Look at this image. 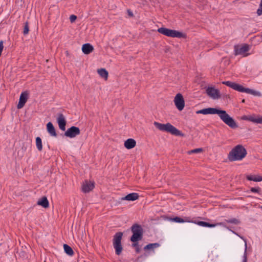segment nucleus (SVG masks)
Segmentation results:
<instances>
[{
    "mask_svg": "<svg viewBox=\"0 0 262 262\" xmlns=\"http://www.w3.org/2000/svg\"><path fill=\"white\" fill-rule=\"evenodd\" d=\"M196 113L204 115L217 114L222 121L229 127L232 128L237 127L236 122L225 111L220 110L216 108L209 107L199 110Z\"/></svg>",
    "mask_w": 262,
    "mask_h": 262,
    "instance_id": "f257e3e1",
    "label": "nucleus"
},
{
    "mask_svg": "<svg viewBox=\"0 0 262 262\" xmlns=\"http://www.w3.org/2000/svg\"><path fill=\"white\" fill-rule=\"evenodd\" d=\"M97 73L99 76L103 78L104 80H107L108 78V73L106 69L104 68H100L97 70Z\"/></svg>",
    "mask_w": 262,
    "mask_h": 262,
    "instance_id": "412c9836",
    "label": "nucleus"
},
{
    "mask_svg": "<svg viewBox=\"0 0 262 262\" xmlns=\"http://www.w3.org/2000/svg\"><path fill=\"white\" fill-rule=\"evenodd\" d=\"M29 31V23L28 21H26L24 24V30H23V34L24 35H26L28 34Z\"/></svg>",
    "mask_w": 262,
    "mask_h": 262,
    "instance_id": "7c9ffc66",
    "label": "nucleus"
},
{
    "mask_svg": "<svg viewBox=\"0 0 262 262\" xmlns=\"http://www.w3.org/2000/svg\"><path fill=\"white\" fill-rule=\"evenodd\" d=\"M36 145L37 149L39 151H41L42 149V141L40 137H37L36 138Z\"/></svg>",
    "mask_w": 262,
    "mask_h": 262,
    "instance_id": "cd10ccee",
    "label": "nucleus"
},
{
    "mask_svg": "<svg viewBox=\"0 0 262 262\" xmlns=\"http://www.w3.org/2000/svg\"><path fill=\"white\" fill-rule=\"evenodd\" d=\"M37 204L45 208H47L49 206V201L46 196H43L39 199L37 203Z\"/></svg>",
    "mask_w": 262,
    "mask_h": 262,
    "instance_id": "f3484780",
    "label": "nucleus"
},
{
    "mask_svg": "<svg viewBox=\"0 0 262 262\" xmlns=\"http://www.w3.org/2000/svg\"><path fill=\"white\" fill-rule=\"evenodd\" d=\"M77 18V16L75 15H71L70 16V20L71 21V23H74L75 20Z\"/></svg>",
    "mask_w": 262,
    "mask_h": 262,
    "instance_id": "c9c22d12",
    "label": "nucleus"
},
{
    "mask_svg": "<svg viewBox=\"0 0 262 262\" xmlns=\"http://www.w3.org/2000/svg\"><path fill=\"white\" fill-rule=\"evenodd\" d=\"M80 129L78 127L73 126L65 132L64 136L70 138H73L80 135Z\"/></svg>",
    "mask_w": 262,
    "mask_h": 262,
    "instance_id": "0eeeda50",
    "label": "nucleus"
},
{
    "mask_svg": "<svg viewBox=\"0 0 262 262\" xmlns=\"http://www.w3.org/2000/svg\"><path fill=\"white\" fill-rule=\"evenodd\" d=\"M136 251H137V252H139V247H137L136 248Z\"/></svg>",
    "mask_w": 262,
    "mask_h": 262,
    "instance_id": "58836bf2",
    "label": "nucleus"
},
{
    "mask_svg": "<svg viewBox=\"0 0 262 262\" xmlns=\"http://www.w3.org/2000/svg\"><path fill=\"white\" fill-rule=\"evenodd\" d=\"M246 93L250 94L256 96L260 97L261 96V94L260 92L258 91H256L255 90L249 88H247Z\"/></svg>",
    "mask_w": 262,
    "mask_h": 262,
    "instance_id": "bb28decb",
    "label": "nucleus"
},
{
    "mask_svg": "<svg viewBox=\"0 0 262 262\" xmlns=\"http://www.w3.org/2000/svg\"><path fill=\"white\" fill-rule=\"evenodd\" d=\"M59 128L63 131L66 130V120L62 114H59L57 118Z\"/></svg>",
    "mask_w": 262,
    "mask_h": 262,
    "instance_id": "ddd939ff",
    "label": "nucleus"
},
{
    "mask_svg": "<svg viewBox=\"0 0 262 262\" xmlns=\"http://www.w3.org/2000/svg\"><path fill=\"white\" fill-rule=\"evenodd\" d=\"M174 103L176 107L179 110L182 111L185 106V101L182 95L178 93L176 95L174 99Z\"/></svg>",
    "mask_w": 262,
    "mask_h": 262,
    "instance_id": "423d86ee",
    "label": "nucleus"
},
{
    "mask_svg": "<svg viewBox=\"0 0 262 262\" xmlns=\"http://www.w3.org/2000/svg\"><path fill=\"white\" fill-rule=\"evenodd\" d=\"M95 187L94 182L85 181L82 186V190L84 193H88L92 190Z\"/></svg>",
    "mask_w": 262,
    "mask_h": 262,
    "instance_id": "f8f14e48",
    "label": "nucleus"
},
{
    "mask_svg": "<svg viewBox=\"0 0 262 262\" xmlns=\"http://www.w3.org/2000/svg\"><path fill=\"white\" fill-rule=\"evenodd\" d=\"M225 222L228 223L233 224H235V225H237L239 223V221L235 218H233V219H229V220H226Z\"/></svg>",
    "mask_w": 262,
    "mask_h": 262,
    "instance_id": "c85d7f7f",
    "label": "nucleus"
},
{
    "mask_svg": "<svg viewBox=\"0 0 262 262\" xmlns=\"http://www.w3.org/2000/svg\"><path fill=\"white\" fill-rule=\"evenodd\" d=\"M132 246L134 247H138V242H135V243H133V244H132Z\"/></svg>",
    "mask_w": 262,
    "mask_h": 262,
    "instance_id": "4c0bfd02",
    "label": "nucleus"
},
{
    "mask_svg": "<svg viewBox=\"0 0 262 262\" xmlns=\"http://www.w3.org/2000/svg\"><path fill=\"white\" fill-rule=\"evenodd\" d=\"M158 32L165 36L171 37L183 38L185 36V35L181 32L164 27L159 28Z\"/></svg>",
    "mask_w": 262,
    "mask_h": 262,
    "instance_id": "39448f33",
    "label": "nucleus"
},
{
    "mask_svg": "<svg viewBox=\"0 0 262 262\" xmlns=\"http://www.w3.org/2000/svg\"><path fill=\"white\" fill-rule=\"evenodd\" d=\"M139 197V195L138 193L133 192L126 195L124 198H122V200L133 201L137 200Z\"/></svg>",
    "mask_w": 262,
    "mask_h": 262,
    "instance_id": "aec40b11",
    "label": "nucleus"
},
{
    "mask_svg": "<svg viewBox=\"0 0 262 262\" xmlns=\"http://www.w3.org/2000/svg\"><path fill=\"white\" fill-rule=\"evenodd\" d=\"M196 224L199 226H203V227H214L215 226H216L217 225L223 226H225L224 223L223 222L218 223L215 224H210L209 223L205 222L204 221H199L196 223Z\"/></svg>",
    "mask_w": 262,
    "mask_h": 262,
    "instance_id": "4468645a",
    "label": "nucleus"
},
{
    "mask_svg": "<svg viewBox=\"0 0 262 262\" xmlns=\"http://www.w3.org/2000/svg\"><path fill=\"white\" fill-rule=\"evenodd\" d=\"M113 246L115 249L116 254L118 255H120L122 251L121 244H113Z\"/></svg>",
    "mask_w": 262,
    "mask_h": 262,
    "instance_id": "393cba45",
    "label": "nucleus"
},
{
    "mask_svg": "<svg viewBox=\"0 0 262 262\" xmlns=\"http://www.w3.org/2000/svg\"><path fill=\"white\" fill-rule=\"evenodd\" d=\"M171 220L172 221L177 223H184L185 222H189L187 220H184V219L178 216H176Z\"/></svg>",
    "mask_w": 262,
    "mask_h": 262,
    "instance_id": "2f4dec72",
    "label": "nucleus"
},
{
    "mask_svg": "<svg viewBox=\"0 0 262 262\" xmlns=\"http://www.w3.org/2000/svg\"><path fill=\"white\" fill-rule=\"evenodd\" d=\"M223 83L237 91L246 93L247 88H245L242 85L236 83L227 81L223 82Z\"/></svg>",
    "mask_w": 262,
    "mask_h": 262,
    "instance_id": "6e6552de",
    "label": "nucleus"
},
{
    "mask_svg": "<svg viewBox=\"0 0 262 262\" xmlns=\"http://www.w3.org/2000/svg\"><path fill=\"white\" fill-rule=\"evenodd\" d=\"M29 96V93L27 91H25L21 93L20 94L19 102L17 105V107L18 109L23 108L26 102L28 100Z\"/></svg>",
    "mask_w": 262,
    "mask_h": 262,
    "instance_id": "9d476101",
    "label": "nucleus"
},
{
    "mask_svg": "<svg viewBox=\"0 0 262 262\" xmlns=\"http://www.w3.org/2000/svg\"><path fill=\"white\" fill-rule=\"evenodd\" d=\"M47 129L49 134L53 137H56L57 134L55 129L54 126H53L52 122H49L47 124Z\"/></svg>",
    "mask_w": 262,
    "mask_h": 262,
    "instance_id": "2eb2a0df",
    "label": "nucleus"
},
{
    "mask_svg": "<svg viewBox=\"0 0 262 262\" xmlns=\"http://www.w3.org/2000/svg\"><path fill=\"white\" fill-rule=\"evenodd\" d=\"M203 148H195V149L189 150L187 152V153L189 155H191L192 154H196V153L201 152L203 151Z\"/></svg>",
    "mask_w": 262,
    "mask_h": 262,
    "instance_id": "c756f323",
    "label": "nucleus"
},
{
    "mask_svg": "<svg viewBox=\"0 0 262 262\" xmlns=\"http://www.w3.org/2000/svg\"><path fill=\"white\" fill-rule=\"evenodd\" d=\"M63 248L64 252L69 255L72 256L74 254V251L72 248L67 244H64Z\"/></svg>",
    "mask_w": 262,
    "mask_h": 262,
    "instance_id": "b1692460",
    "label": "nucleus"
},
{
    "mask_svg": "<svg viewBox=\"0 0 262 262\" xmlns=\"http://www.w3.org/2000/svg\"><path fill=\"white\" fill-rule=\"evenodd\" d=\"M242 102H245V100H244V99H243V100H242Z\"/></svg>",
    "mask_w": 262,
    "mask_h": 262,
    "instance_id": "ea45409f",
    "label": "nucleus"
},
{
    "mask_svg": "<svg viewBox=\"0 0 262 262\" xmlns=\"http://www.w3.org/2000/svg\"><path fill=\"white\" fill-rule=\"evenodd\" d=\"M206 91L207 95L213 99H218L221 97L219 90L214 87H208Z\"/></svg>",
    "mask_w": 262,
    "mask_h": 262,
    "instance_id": "1a4fd4ad",
    "label": "nucleus"
},
{
    "mask_svg": "<svg viewBox=\"0 0 262 262\" xmlns=\"http://www.w3.org/2000/svg\"><path fill=\"white\" fill-rule=\"evenodd\" d=\"M247 154L246 148L242 145L238 144L229 152L228 158L230 161H240L243 160Z\"/></svg>",
    "mask_w": 262,
    "mask_h": 262,
    "instance_id": "f03ea898",
    "label": "nucleus"
},
{
    "mask_svg": "<svg viewBox=\"0 0 262 262\" xmlns=\"http://www.w3.org/2000/svg\"><path fill=\"white\" fill-rule=\"evenodd\" d=\"M123 233L119 232L116 233L114 236L113 244H121V241Z\"/></svg>",
    "mask_w": 262,
    "mask_h": 262,
    "instance_id": "4be33fe9",
    "label": "nucleus"
},
{
    "mask_svg": "<svg viewBox=\"0 0 262 262\" xmlns=\"http://www.w3.org/2000/svg\"><path fill=\"white\" fill-rule=\"evenodd\" d=\"M154 124L157 128L161 131L166 132L176 136L183 137L184 136V134L170 123L162 124L158 122H154Z\"/></svg>",
    "mask_w": 262,
    "mask_h": 262,
    "instance_id": "7ed1b4c3",
    "label": "nucleus"
},
{
    "mask_svg": "<svg viewBox=\"0 0 262 262\" xmlns=\"http://www.w3.org/2000/svg\"><path fill=\"white\" fill-rule=\"evenodd\" d=\"M160 246V244L158 243H151L147 245L146 246L144 247V250H150V249H154L155 248H158Z\"/></svg>",
    "mask_w": 262,
    "mask_h": 262,
    "instance_id": "a878e982",
    "label": "nucleus"
},
{
    "mask_svg": "<svg viewBox=\"0 0 262 262\" xmlns=\"http://www.w3.org/2000/svg\"><path fill=\"white\" fill-rule=\"evenodd\" d=\"M249 50L248 45L245 44L243 46H235L234 47V51L235 55H244Z\"/></svg>",
    "mask_w": 262,
    "mask_h": 262,
    "instance_id": "9b49d317",
    "label": "nucleus"
},
{
    "mask_svg": "<svg viewBox=\"0 0 262 262\" xmlns=\"http://www.w3.org/2000/svg\"><path fill=\"white\" fill-rule=\"evenodd\" d=\"M94 50L93 47L90 43H85L82 46V51L85 54H89Z\"/></svg>",
    "mask_w": 262,
    "mask_h": 262,
    "instance_id": "a211bd4d",
    "label": "nucleus"
},
{
    "mask_svg": "<svg viewBox=\"0 0 262 262\" xmlns=\"http://www.w3.org/2000/svg\"><path fill=\"white\" fill-rule=\"evenodd\" d=\"M127 13H128V15L129 16H130V17L133 16V12L130 10H127Z\"/></svg>",
    "mask_w": 262,
    "mask_h": 262,
    "instance_id": "e433bc0d",
    "label": "nucleus"
},
{
    "mask_svg": "<svg viewBox=\"0 0 262 262\" xmlns=\"http://www.w3.org/2000/svg\"><path fill=\"white\" fill-rule=\"evenodd\" d=\"M246 179L249 181H253L254 182L262 181V177L257 175H247Z\"/></svg>",
    "mask_w": 262,
    "mask_h": 262,
    "instance_id": "5701e85b",
    "label": "nucleus"
},
{
    "mask_svg": "<svg viewBox=\"0 0 262 262\" xmlns=\"http://www.w3.org/2000/svg\"><path fill=\"white\" fill-rule=\"evenodd\" d=\"M243 262H247V244H245V250L243 256Z\"/></svg>",
    "mask_w": 262,
    "mask_h": 262,
    "instance_id": "f704fd0d",
    "label": "nucleus"
},
{
    "mask_svg": "<svg viewBox=\"0 0 262 262\" xmlns=\"http://www.w3.org/2000/svg\"><path fill=\"white\" fill-rule=\"evenodd\" d=\"M256 13L258 16L262 15V0L260 1L259 8L257 10Z\"/></svg>",
    "mask_w": 262,
    "mask_h": 262,
    "instance_id": "72a5a7b5",
    "label": "nucleus"
},
{
    "mask_svg": "<svg viewBox=\"0 0 262 262\" xmlns=\"http://www.w3.org/2000/svg\"><path fill=\"white\" fill-rule=\"evenodd\" d=\"M131 231L133 233L130 240L133 243L141 241L143 238V229L142 226L138 224H134L131 227Z\"/></svg>",
    "mask_w": 262,
    "mask_h": 262,
    "instance_id": "20e7f679",
    "label": "nucleus"
},
{
    "mask_svg": "<svg viewBox=\"0 0 262 262\" xmlns=\"http://www.w3.org/2000/svg\"><path fill=\"white\" fill-rule=\"evenodd\" d=\"M250 191L253 193H260L261 191V188L259 187H252L250 188Z\"/></svg>",
    "mask_w": 262,
    "mask_h": 262,
    "instance_id": "473e14b6",
    "label": "nucleus"
},
{
    "mask_svg": "<svg viewBox=\"0 0 262 262\" xmlns=\"http://www.w3.org/2000/svg\"><path fill=\"white\" fill-rule=\"evenodd\" d=\"M247 119L253 123L262 124V116H250L247 117Z\"/></svg>",
    "mask_w": 262,
    "mask_h": 262,
    "instance_id": "6ab92c4d",
    "label": "nucleus"
},
{
    "mask_svg": "<svg viewBox=\"0 0 262 262\" xmlns=\"http://www.w3.org/2000/svg\"><path fill=\"white\" fill-rule=\"evenodd\" d=\"M136 142L133 139H128L124 142V146L126 148L130 149L136 146Z\"/></svg>",
    "mask_w": 262,
    "mask_h": 262,
    "instance_id": "dca6fc26",
    "label": "nucleus"
}]
</instances>
